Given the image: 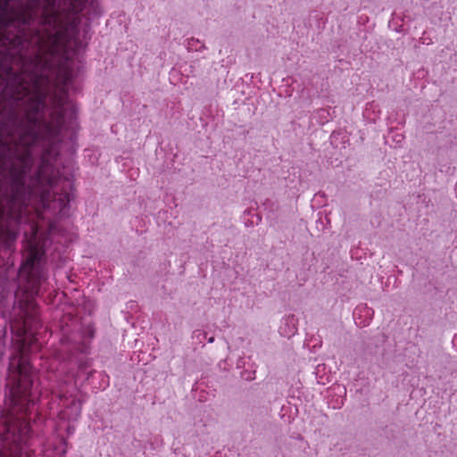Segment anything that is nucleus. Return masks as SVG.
Listing matches in <instances>:
<instances>
[{
	"label": "nucleus",
	"instance_id": "1",
	"mask_svg": "<svg viewBox=\"0 0 457 457\" xmlns=\"http://www.w3.org/2000/svg\"><path fill=\"white\" fill-rule=\"evenodd\" d=\"M47 110L46 95L38 94L31 107L32 116L29 118L30 127L26 135L31 139V145L23 156L18 157V163L14 164L12 158L8 154L3 161H8V165L4 162V168L7 169L9 181L12 188V200L13 204L27 207L34 199L37 192L46 188L54 190L57 180L54 176L55 166L46 156L40 157L38 165L35 167V158L32 147L38 145L49 144L54 145L60 142L62 130L67 125H72L76 120L77 108L71 105L69 109L61 107L54 117V122L43 119Z\"/></svg>",
	"mask_w": 457,
	"mask_h": 457
},
{
	"label": "nucleus",
	"instance_id": "2",
	"mask_svg": "<svg viewBox=\"0 0 457 457\" xmlns=\"http://www.w3.org/2000/svg\"><path fill=\"white\" fill-rule=\"evenodd\" d=\"M40 390H5L1 411L0 457H33L32 423L40 420Z\"/></svg>",
	"mask_w": 457,
	"mask_h": 457
},
{
	"label": "nucleus",
	"instance_id": "3",
	"mask_svg": "<svg viewBox=\"0 0 457 457\" xmlns=\"http://www.w3.org/2000/svg\"><path fill=\"white\" fill-rule=\"evenodd\" d=\"M62 12L66 16L65 30L74 36L79 33V15L86 8L85 0H63Z\"/></svg>",
	"mask_w": 457,
	"mask_h": 457
},
{
	"label": "nucleus",
	"instance_id": "4",
	"mask_svg": "<svg viewBox=\"0 0 457 457\" xmlns=\"http://www.w3.org/2000/svg\"><path fill=\"white\" fill-rule=\"evenodd\" d=\"M13 0H0V31L7 30L12 26V15L14 12L12 7ZM18 3H22L25 0H16ZM37 0H33L36 2Z\"/></svg>",
	"mask_w": 457,
	"mask_h": 457
},
{
	"label": "nucleus",
	"instance_id": "5",
	"mask_svg": "<svg viewBox=\"0 0 457 457\" xmlns=\"http://www.w3.org/2000/svg\"><path fill=\"white\" fill-rule=\"evenodd\" d=\"M54 198L57 201L59 206V214L61 217L68 216V212L70 210V204L72 200L73 196L70 192H63L62 195L56 198V194L54 192Z\"/></svg>",
	"mask_w": 457,
	"mask_h": 457
},
{
	"label": "nucleus",
	"instance_id": "6",
	"mask_svg": "<svg viewBox=\"0 0 457 457\" xmlns=\"http://www.w3.org/2000/svg\"><path fill=\"white\" fill-rule=\"evenodd\" d=\"M28 40L24 36L18 37L14 40V48L20 55L21 61L23 62L27 58Z\"/></svg>",
	"mask_w": 457,
	"mask_h": 457
},
{
	"label": "nucleus",
	"instance_id": "7",
	"mask_svg": "<svg viewBox=\"0 0 457 457\" xmlns=\"http://www.w3.org/2000/svg\"><path fill=\"white\" fill-rule=\"evenodd\" d=\"M52 37H53L52 40H53V48H54L53 50L55 51V49L57 48L61 36L58 32H56L52 36Z\"/></svg>",
	"mask_w": 457,
	"mask_h": 457
},
{
	"label": "nucleus",
	"instance_id": "8",
	"mask_svg": "<svg viewBox=\"0 0 457 457\" xmlns=\"http://www.w3.org/2000/svg\"><path fill=\"white\" fill-rule=\"evenodd\" d=\"M386 338L387 337L383 333H379L373 337L376 343H384L386 340Z\"/></svg>",
	"mask_w": 457,
	"mask_h": 457
},
{
	"label": "nucleus",
	"instance_id": "9",
	"mask_svg": "<svg viewBox=\"0 0 457 457\" xmlns=\"http://www.w3.org/2000/svg\"><path fill=\"white\" fill-rule=\"evenodd\" d=\"M295 321V318H294V315L290 316V317H287L286 319V324L287 325H289V323H293Z\"/></svg>",
	"mask_w": 457,
	"mask_h": 457
},
{
	"label": "nucleus",
	"instance_id": "10",
	"mask_svg": "<svg viewBox=\"0 0 457 457\" xmlns=\"http://www.w3.org/2000/svg\"><path fill=\"white\" fill-rule=\"evenodd\" d=\"M17 235H18V233H15V232L12 233V238L13 240H15V239H16V237H17Z\"/></svg>",
	"mask_w": 457,
	"mask_h": 457
},
{
	"label": "nucleus",
	"instance_id": "11",
	"mask_svg": "<svg viewBox=\"0 0 457 457\" xmlns=\"http://www.w3.org/2000/svg\"><path fill=\"white\" fill-rule=\"evenodd\" d=\"M214 342V337H211L208 338V343H213Z\"/></svg>",
	"mask_w": 457,
	"mask_h": 457
},
{
	"label": "nucleus",
	"instance_id": "12",
	"mask_svg": "<svg viewBox=\"0 0 457 457\" xmlns=\"http://www.w3.org/2000/svg\"><path fill=\"white\" fill-rule=\"evenodd\" d=\"M78 403H79V408L80 409L81 403L79 401H78Z\"/></svg>",
	"mask_w": 457,
	"mask_h": 457
},
{
	"label": "nucleus",
	"instance_id": "13",
	"mask_svg": "<svg viewBox=\"0 0 457 457\" xmlns=\"http://www.w3.org/2000/svg\"><path fill=\"white\" fill-rule=\"evenodd\" d=\"M90 376H92V372L88 373L87 378H89Z\"/></svg>",
	"mask_w": 457,
	"mask_h": 457
},
{
	"label": "nucleus",
	"instance_id": "14",
	"mask_svg": "<svg viewBox=\"0 0 457 457\" xmlns=\"http://www.w3.org/2000/svg\"><path fill=\"white\" fill-rule=\"evenodd\" d=\"M192 44H195V39L191 38Z\"/></svg>",
	"mask_w": 457,
	"mask_h": 457
},
{
	"label": "nucleus",
	"instance_id": "15",
	"mask_svg": "<svg viewBox=\"0 0 457 457\" xmlns=\"http://www.w3.org/2000/svg\"><path fill=\"white\" fill-rule=\"evenodd\" d=\"M192 44H195V39L191 38Z\"/></svg>",
	"mask_w": 457,
	"mask_h": 457
}]
</instances>
